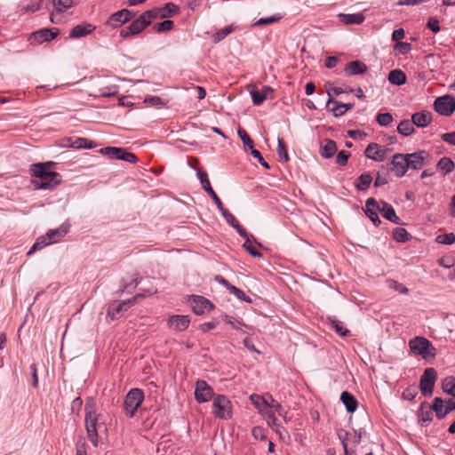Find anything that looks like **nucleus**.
Listing matches in <instances>:
<instances>
[{"mask_svg":"<svg viewBox=\"0 0 455 455\" xmlns=\"http://www.w3.org/2000/svg\"><path fill=\"white\" fill-rule=\"evenodd\" d=\"M54 164L53 162H46L32 165L31 172L34 177L32 184L36 189H52L60 183V175L52 171Z\"/></svg>","mask_w":455,"mask_h":455,"instance_id":"obj_1","label":"nucleus"},{"mask_svg":"<svg viewBox=\"0 0 455 455\" xmlns=\"http://www.w3.org/2000/svg\"><path fill=\"white\" fill-rule=\"evenodd\" d=\"M85 427L88 439L94 447L98 446V419L99 415L96 413L95 403L92 399L86 402L85 406Z\"/></svg>","mask_w":455,"mask_h":455,"instance_id":"obj_2","label":"nucleus"},{"mask_svg":"<svg viewBox=\"0 0 455 455\" xmlns=\"http://www.w3.org/2000/svg\"><path fill=\"white\" fill-rule=\"evenodd\" d=\"M157 12L146 11L141 13L136 20H134L129 26L125 27L120 31L122 37H128L140 33L151 22L157 19Z\"/></svg>","mask_w":455,"mask_h":455,"instance_id":"obj_3","label":"nucleus"},{"mask_svg":"<svg viewBox=\"0 0 455 455\" xmlns=\"http://www.w3.org/2000/svg\"><path fill=\"white\" fill-rule=\"evenodd\" d=\"M409 347L415 355H420L425 360L434 359L436 349L432 343L424 337H415L409 341Z\"/></svg>","mask_w":455,"mask_h":455,"instance_id":"obj_4","label":"nucleus"},{"mask_svg":"<svg viewBox=\"0 0 455 455\" xmlns=\"http://www.w3.org/2000/svg\"><path fill=\"white\" fill-rule=\"evenodd\" d=\"M144 400V393L141 389L132 388L125 396L124 408L126 415L132 418L137 409L141 405Z\"/></svg>","mask_w":455,"mask_h":455,"instance_id":"obj_5","label":"nucleus"},{"mask_svg":"<svg viewBox=\"0 0 455 455\" xmlns=\"http://www.w3.org/2000/svg\"><path fill=\"white\" fill-rule=\"evenodd\" d=\"M100 153L109 156L110 159L123 160L131 164H135L138 161L137 156L133 153L129 152L124 148L106 147L100 148Z\"/></svg>","mask_w":455,"mask_h":455,"instance_id":"obj_6","label":"nucleus"},{"mask_svg":"<svg viewBox=\"0 0 455 455\" xmlns=\"http://www.w3.org/2000/svg\"><path fill=\"white\" fill-rule=\"evenodd\" d=\"M215 409V416L220 419H229L232 417L231 402L224 395H218L212 403Z\"/></svg>","mask_w":455,"mask_h":455,"instance_id":"obj_7","label":"nucleus"},{"mask_svg":"<svg viewBox=\"0 0 455 455\" xmlns=\"http://www.w3.org/2000/svg\"><path fill=\"white\" fill-rule=\"evenodd\" d=\"M436 378L437 373L434 368L425 369L419 381V389L424 396H430L433 394Z\"/></svg>","mask_w":455,"mask_h":455,"instance_id":"obj_8","label":"nucleus"},{"mask_svg":"<svg viewBox=\"0 0 455 455\" xmlns=\"http://www.w3.org/2000/svg\"><path fill=\"white\" fill-rule=\"evenodd\" d=\"M434 108L438 114L449 116L455 110V98L450 95L439 97L435 100Z\"/></svg>","mask_w":455,"mask_h":455,"instance_id":"obj_9","label":"nucleus"},{"mask_svg":"<svg viewBox=\"0 0 455 455\" xmlns=\"http://www.w3.org/2000/svg\"><path fill=\"white\" fill-rule=\"evenodd\" d=\"M214 396L213 388L204 379H198L195 387V398L199 403L211 401Z\"/></svg>","mask_w":455,"mask_h":455,"instance_id":"obj_10","label":"nucleus"},{"mask_svg":"<svg viewBox=\"0 0 455 455\" xmlns=\"http://www.w3.org/2000/svg\"><path fill=\"white\" fill-rule=\"evenodd\" d=\"M58 34V28H42L30 34L28 41L30 44L38 45L44 42L52 41Z\"/></svg>","mask_w":455,"mask_h":455,"instance_id":"obj_11","label":"nucleus"},{"mask_svg":"<svg viewBox=\"0 0 455 455\" xmlns=\"http://www.w3.org/2000/svg\"><path fill=\"white\" fill-rule=\"evenodd\" d=\"M391 164L395 175L401 178L405 175L409 169L408 158L406 154L397 153L393 156Z\"/></svg>","mask_w":455,"mask_h":455,"instance_id":"obj_12","label":"nucleus"},{"mask_svg":"<svg viewBox=\"0 0 455 455\" xmlns=\"http://www.w3.org/2000/svg\"><path fill=\"white\" fill-rule=\"evenodd\" d=\"M134 16L132 11L128 9H122L113 13L108 20L107 24L113 28H117L122 24L131 20Z\"/></svg>","mask_w":455,"mask_h":455,"instance_id":"obj_13","label":"nucleus"},{"mask_svg":"<svg viewBox=\"0 0 455 455\" xmlns=\"http://www.w3.org/2000/svg\"><path fill=\"white\" fill-rule=\"evenodd\" d=\"M140 296V294H138L132 299L124 300L121 302H114L110 304L108 309V316H109L111 320L117 319L123 312L128 309L130 305L135 302L136 298Z\"/></svg>","mask_w":455,"mask_h":455,"instance_id":"obj_14","label":"nucleus"},{"mask_svg":"<svg viewBox=\"0 0 455 455\" xmlns=\"http://www.w3.org/2000/svg\"><path fill=\"white\" fill-rule=\"evenodd\" d=\"M192 310L196 315H203L205 312H210L213 309V304L203 296L193 295L192 296Z\"/></svg>","mask_w":455,"mask_h":455,"instance_id":"obj_15","label":"nucleus"},{"mask_svg":"<svg viewBox=\"0 0 455 455\" xmlns=\"http://www.w3.org/2000/svg\"><path fill=\"white\" fill-rule=\"evenodd\" d=\"M380 206L381 201L377 202L373 197H370L366 200L364 212L375 226H379L381 223L378 215Z\"/></svg>","mask_w":455,"mask_h":455,"instance_id":"obj_16","label":"nucleus"},{"mask_svg":"<svg viewBox=\"0 0 455 455\" xmlns=\"http://www.w3.org/2000/svg\"><path fill=\"white\" fill-rule=\"evenodd\" d=\"M406 155L408 158L409 168L413 170L421 169L428 162L429 158V154L425 150H420Z\"/></svg>","mask_w":455,"mask_h":455,"instance_id":"obj_17","label":"nucleus"},{"mask_svg":"<svg viewBox=\"0 0 455 455\" xmlns=\"http://www.w3.org/2000/svg\"><path fill=\"white\" fill-rule=\"evenodd\" d=\"M197 178L199 179L203 188L208 193V195L212 198L214 203L216 204L218 209L222 208V202L220 197L217 196L215 191L212 189L210 180L208 179V175L206 172L198 170L196 172Z\"/></svg>","mask_w":455,"mask_h":455,"instance_id":"obj_18","label":"nucleus"},{"mask_svg":"<svg viewBox=\"0 0 455 455\" xmlns=\"http://www.w3.org/2000/svg\"><path fill=\"white\" fill-rule=\"evenodd\" d=\"M221 212L222 216L226 220V221L232 226L234 228L236 229L238 234L243 237L246 238L247 241H249V235L246 230L240 225L238 220L235 218V216L227 209H225L224 205L222 204V208L219 209Z\"/></svg>","mask_w":455,"mask_h":455,"instance_id":"obj_19","label":"nucleus"},{"mask_svg":"<svg viewBox=\"0 0 455 455\" xmlns=\"http://www.w3.org/2000/svg\"><path fill=\"white\" fill-rule=\"evenodd\" d=\"M388 149H379L377 143H371L364 151L366 157L374 161L382 162L386 159Z\"/></svg>","mask_w":455,"mask_h":455,"instance_id":"obj_20","label":"nucleus"},{"mask_svg":"<svg viewBox=\"0 0 455 455\" xmlns=\"http://www.w3.org/2000/svg\"><path fill=\"white\" fill-rule=\"evenodd\" d=\"M190 319L188 315H172L168 321V326L175 331H182L188 329Z\"/></svg>","mask_w":455,"mask_h":455,"instance_id":"obj_21","label":"nucleus"},{"mask_svg":"<svg viewBox=\"0 0 455 455\" xmlns=\"http://www.w3.org/2000/svg\"><path fill=\"white\" fill-rule=\"evenodd\" d=\"M252 102L255 106H259L267 99H273L274 90L269 86H263L261 92H251Z\"/></svg>","mask_w":455,"mask_h":455,"instance_id":"obj_22","label":"nucleus"},{"mask_svg":"<svg viewBox=\"0 0 455 455\" xmlns=\"http://www.w3.org/2000/svg\"><path fill=\"white\" fill-rule=\"evenodd\" d=\"M367 66L360 60H353L346 64L344 72L346 76H353L364 74L367 71Z\"/></svg>","mask_w":455,"mask_h":455,"instance_id":"obj_23","label":"nucleus"},{"mask_svg":"<svg viewBox=\"0 0 455 455\" xmlns=\"http://www.w3.org/2000/svg\"><path fill=\"white\" fill-rule=\"evenodd\" d=\"M379 213H381L386 220L391 221L392 223L397 225L401 224V219L396 215L393 206L385 201H381Z\"/></svg>","mask_w":455,"mask_h":455,"instance_id":"obj_24","label":"nucleus"},{"mask_svg":"<svg viewBox=\"0 0 455 455\" xmlns=\"http://www.w3.org/2000/svg\"><path fill=\"white\" fill-rule=\"evenodd\" d=\"M411 121L417 127H427L432 121V114L427 110L414 113L411 116Z\"/></svg>","mask_w":455,"mask_h":455,"instance_id":"obj_25","label":"nucleus"},{"mask_svg":"<svg viewBox=\"0 0 455 455\" xmlns=\"http://www.w3.org/2000/svg\"><path fill=\"white\" fill-rule=\"evenodd\" d=\"M95 27L90 23H82L74 27L69 33L70 38H78L91 34Z\"/></svg>","mask_w":455,"mask_h":455,"instance_id":"obj_26","label":"nucleus"},{"mask_svg":"<svg viewBox=\"0 0 455 455\" xmlns=\"http://www.w3.org/2000/svg\"><path fill=\"white\" fill-rule=\"evenodd\" d=\"M419 422L422 426L429 424L433 419L432 406H428L426 402H423L418 412Z\"/></svg>","mask_w":455,"mask_h":455,"instance_id":"obj_27","label":"nucleus"},{"mask_svg":"<svg viewBox=\"0 0 455 455\" xmlns=\"http://www.w3.org/2000/svg\"><path fill=\"white\" fill-rule=\"evenodd\" d=\"M337 151L336 142L330 139H325L320 146V155L326 159L331 158Z\"/></svg>","mask_w":455,"mask_h":455,"instance_id":"obj_28","label":"nucleus"},{"mask_svg":"<svg viewBox=\"0 0 455 455\" xmlns=\"http://www.w3.org/2000/svg\"><path fill=\"white\" fill-rule=\"evenodd\" d=\"M340 400L342 401L343 404L345 405L348 412L352 413L356 411L358 402L353 395L347 391H344L341 393Z\"/></svg>","mask_w":455,"mask_h":455,"instance_id":"obj_29","label":"nucleus"},{"mask_svg":"<svg viewBox=\"0 0 455 455\" xmlns=\"http://www.w3.org/2000/svg\"><path fill=\"white\" fill-rule=\"evenodd\" d=\"M327 95H328V100L326 102V109L333 114L334 116H341L344 115L343 108L339 107L340 102L335 100L331 94L330 90H327Z\"/></svg>","mask_w":455,"mask_h":455,"instance_id":"obj_30","label":"nucleus"},{"mask_svg":"<svg viewBox=\"0 0 455 455\" xmlns=\"http://www.w3.org/2000/svg\"><path fill=\"white\" fill-rule=\"evenodd\" d=\"M152 11L157 12V18H168L176 15L179 12V7L173 3H168L163 8L153 9Z\"/></svg>","mask_w":455,"mask_h":455,"instance_id":"obj_31","label":"nucleus"},{"mask_svg":"<svg viewBox=\"0 0 455 455\" xmlns=\"http://www.w3.org/2000/svg\"><path fill=\"white\" fill-rule=\"evenodd\" d=\"M339 20L344 24H362L365 17L363 13H353V14H347V13H339Z\"/></svg>","mask_w":455,"mask_h":455,"instance_id":"obj_32","label":"nucleus"},{"mask_svg":"<svg viewBox=\"0 0 455 455\" xmlns=\"http://www.w3.org/2000/svg\"><path fill=\"white\" fill-rule=\"evenodd\" d=\"M43 0H23L20 4V11L22 13L35 12L41 8Z\"/></svg>","mask_w":455,"mask_h":455,"instance_id":"obj_33","label":"nucleus"},{"mask_svg":"<svg viewBox=\"0 0 455 455\" xmlns=\"http://www.w3.org/2000/svg\"><path fill=\"white\" fill-rule=\"evenodd\" d=\"M443 403L444 402L440 397H435L433 401L432 409L439 419H443L449 413L446 405L444 406Z\"/></svg>","mask_w":455,"mask_h":455,"instance_id":"obj_34","label":"nucleus"},{"mask_svg":"<svg viewBox=\"0 0 455 455\" xmlns=\"http://www.w3.org/2000/svg\"><path fill=\"white\" fill-rule=\"evenodd\" d=\"M388 81L392 84L402 85L406 82V76L402 70L394 69L388 75Z\"/></svg>","mask_w":455,"mask_h":455,"instance_id":"obj_35","label":"nucleus"},{"mask_svg":"<svg viewBox=\"0 0 455 455\" xmlns=\"http://www.w3.org/2000/svg\"><path fill=\"white\" fill-rule=\"evenodd\" d=\"M454 163L450 157H442L436 164L437 169L443 172V175L451 173L454 170Z\"/></svg>","mask_w":455,"mask_h":455,"instance_id":"obj_36","label":"nucleus"},{"mask_svg":"<svg viewBox=\"0 0 455 455\" xmlns=\"http://www.w3.org/2000/svg\"><path fill=\"white\" fill-rule=\"evenodd\" d=\"M372 182V177L370 173H363L361 174L355 181V188L358 190L363 191L366 190L371 183Z\"/></svg>","mask_w":455,"mask_h":455,"instance_id":"obj_37","label":"nucleus"},{"mask_svg":"<svg viewBox=\"0 0 455 455\" xmlns=\"http://www.w3.org/2000/svg\"><path fill=\"white\" fill-rule=\"evenodd\" d=\"M413 125L414 124H413L412 121H410L407 119L403 120L397 125V132L403 136H409V135L412 134L415 131Z\"/></svg>","mask_w":455,"mask_h":455,"instance_id":"obj_38","label":"nucleus"},{"mask_svg":"<svg viewBox=\"0 0 455 455\" xmlns=\"http://www.w3.org/2000/svg\"><path fill=\"white\" fill-rule=\"evenodd\" d=\"M442 388L444 393L455 397V377L448 376L442 381Z\"/></svg>","mask_w":455,"mask_h":455,"instance_id":"obj_39","label":"nucleus"},{"mask_svg":"<svg viewBox=\"0 0 455 455\" xmlns=\"http://www.w3.org/2000/svg\"><path fill=\"white\" fill-rule=\"evenodd\" d=\"M250 400L255 405V407L260 411L267 409V406L269 405V400L259 395H251Z\"/></svg>","mask_w":455,"mask_h":455,"instance_id":"obj_40","label":"nucleus"},{"mask_svg":"<svg viewBox=\"0 0 455 455\" xmlns=\"http://www.w3.org/2000/svg\"><path fill=\"white\" fill-rule=\"evenodd\" d=\"M68 227L62 225L59 228L51 229L46 233L47 238L52 242L55 237H63L67 235Z\"/></svg>","mask_w":455,"mask_h":455,"instance_id":"obj_41","label":"nucleus"},{"mask_svg":"<svg viewBox=\"0 0 455 455\" xmlns=\"http://www.w3.org/2000/svg\"><path fill=\"white\" fill-rule=\"evenodd\" d=\"M52 241H50L47 236L40 237L36 240V242L33 244V246L30 248V250L28 251L27 255L29 256L36 252V251H39L45 247L48 244H51Z\"/></svg>","mask_w":455,"mask_h":455,"instance_id":"obj_42","label":"nucleus"},{"mask_svg":"<svg viewBox=\"0 0 455 455\" xmlns=\"http://www.w3.org/2000/svg\"><path fill=\"white\" fill-rule=\"evenodd\" d=\"M57 12H62L76 4L75 0H52Z\"/></svg>","mask_w":455,"mask_h":455,"instance_id":"obj_43","label":"nucleus"},{"mask_svg":"<svg viewBox=\"0 0 455 455\" xmlns=\"http://www.w3.org/2000/svg\"><path fill=\"white\" fill-rule=\"evenodd\" d=\"M393 237L396 242L403 243L410 239V234L403 228H396L394 229Z\"/></svg>","mask_w":455,"mask_h":455,"instance_id":"obj_44","label":"nucleus"},{"mask_svg":"<svg viewBox=\"0 0 455 455\" xmlns=\"http://www.w3.org/2000/svg\"><path fill=\"white\" fill-rule=\"evenodd\" d=\"M418 390H419V387L416 385H411V386L407 387L402 394L403 399L408 400V401L413 400L419 393Z\"/></svg>","mask_w":455,"mask_h":455,"instance_id":"obj_45","label":"nucleus"},{"mask_svg":"<svg viewBox=\"0 0 455 455\" xmlns=\"http://www.w3.org/2000/svg\"><path fill=\"white\" fill-rule=\"evenodd\" d=\"M228 291L234 294L238 299L242 300V301H244V302H247V303H251V298L246 295L241 289L235 287V285H232L229 287Z\"/></svg>","mask_w":455,"mask_h":455,"instance_id":"obj_46","label":"nucleus"},{"mask_svg":"<svg viewBox=\"0 0 455 455\" xmlns=\"http://www.w3.org/2000/svg\"><path fill=\"white\" fill-rule=\"evenodd\" d=\"M237 133L245 147H248L251 151L252 149H255L253 148V140L251 139V137L248 135L245 130L239 128Z\"/></svg>","mask_w":455,"mask_h":455,"instance_id":"obj_47","label":"nucleus"},{"mask_svg":"<svg viewBox=\"0 0 455 455\" xmlns=\"http://www.w3.org/2000/svg\"><path fill=\"white\" fill-rule=\"evenodd\" d=\"M277 155L279 156V160L281 162H288L289 161V156L286 150V147L283 140L278 139V144H277Z\"/></svg>","mask_w":455,"mask_h":455,"instance_id":"obj_48","label":"nucleus"},{"mask_svg":"<svg viewBox=\"0 0 455 455\" xmlns=\"http://www.w3.org/2000/svg\"><path fill=\"white\" fill-rule=\"evenodd\" d=\"M173 26H174V23L172 20H166L162 22L155 24L154 29L158 33H162V32L172 30Z\"/></svg>","mask_w":455,"mask_h":455,"instance_id":"obj_49","label":"nucleus"},{"mask_svg":"<svg viewBox=\"0 0 455 455\" xmlns=\"http://www.w3.org/2000/svg\"><path fill=\"white\" fill-rule=\"evenodd\" d=\"M331 324L335 329L336 332L342 337L348 334L349 331L343 326V323L337 319H330Z\"/></svg>","mask_w":455,"mask_h":455,"instance_id":"obj_50","label":"nucleus"},{"mask_svg":"<svg viewBox=\"0 0 455 455\" xmlns=\"http://www.w3.org/2000/svg\"><path fill=\"white\" fill-rule=\"evenodd\" d=\"M435 241L443 244H451L455 242V234H443L436 236Z\"/></svg>","mask_w":455,"mask_h":455,"instance_id":"obj_51","label":"nucleus"},{"mask_svg":"<svg viewBox=\"0 0 455 455\" xmlns=\"http://www.w3.org/2000/svg\"><path fill=\"white\" fill-rule=\"evenodd\" d=\"M267 409L274 410L282 417H284L286 413L283 407L278 402H276L271 395L269 396V405L267 406Z\"/></svg>","mask_w":455,"mask_h":455,"instance_id":"obj_52","label":"nucleus"},{"mask_svg":"<svg viewBox=\"0 0 455 455\" xmlns=\"http://www.w3.org/2000/svg\"><path fill=\"white\" fill-rule=\"evenodd\" d=\"M232 27H226L222 28L221 30L215 33L212 36L214 43H219L221 40H223L228 35H229L232 32Z\"/></svg>","mask_w":455,"mask_h":455,"instance_id":"obj_53","label":"nucleus"},{"mask_svg":"<svg viewBox=\"0 0 455 455\" xmlns=\"http://www.w3.org/2000/svg\"><path fill=\"white\" fill-rule=\"evenodd\" d=\"M393 121V116L390 113H381L377 116V122L381 126H387Z\"/></svg>","mask_w":455,"mask_h":455,"instance_id":"obj_54","label":"nucleus"},{"mask_svg":"<svg viewBox=\"0 0 455 455\" xmlns=\"http://www.w3.org/2000/svg\"><path fill=\"white\" fill-rule=\"evenodd\" d=\"M281 16L280 15H274V16H271V17H268V18H260L259 20H258L255 23H254V26H265V25H269V24H272V23H275V22H277L278 20H281Z\"/></svg>","mask_w":455,"mask_h":455,"instance_id":"obj_55","label":"nucleus"},{"mask_svg":"<svg viewBox=\"0 0 455 455\" xmlns=\"http://www.w3.org/2000/svg\"><path fill=\"white\" fill-rule=\"evenodd\" d=\"M351 154L347 151L341 150L338 153L336 156V163L341 166H345L347 164V160L350 157Z\"/></svg>","mask_w":455,"mask_h":455,"instance_id":"obj_56","label":"nucleus"},{"mask_svg":"<svg viewBox=\"0 0 455 455\" xmlns=\"http://www.w3.org/2000/svg\"><path fill=\"white\" fill-rule=\"evenodd\" d=\"M245 239V243H243V247L253 257H256V258H261L262 257V254L258 251L250 243V240L247 241L246 238Z\"/></svg>","mask_w":455,"mask_h":455,"instance_id":"obj_57","label":"nucleus"},{"mask_svg":"<svg viewBox=\"0 0 455 455\" xmlns=\"http://www.w3.org/2000/svg\"><path fill=\"white\" fill-rule=\"evenodd\" d=\"M251 434L256 440H264L266 438V430L261 427H254Z\"/></svg>","mask_w":455,"mask_h":455,"instance_id":"obj_58","label":"nucleus"},{"mask_svg":"<svg viewBox=\"0 0 455 455\" xmlns=\"http://www.w3.org/2000/svg\"><path fill=\"white\" fill-rule=\"evenodd\" d=\"M395 50L399 52L401 54H406L411 50V44L406 42H398L395 44Z\"/></svg>","mask_w":455,"mask_h":455,"instance_id":"obj_59","label":"nucleus"},{"mask_svg":"<svg viewBox=\"0 0 455 455\" xmlns=\"http://www.w3.org/2000/svg\"><path fill=\"white\" fill-rule=\"evenodd\" d=\"M389 286L401 294H407L409 292V290L403 284L396 281H391Z\"/></svg>","mask_w":455,"mask_h":455,"instance_id":"obj_60","label":"nucleus"},{"mask_svg":"<svg viewBox=\"0 0 455 455\" xmlns=\"http://www.w3.org/2000/svg\"><path fill=\"white\" fill-rule=\"evenodd\" d=\"M427 26L434 33H437L440 31L439 21L437 19L434 17L429 18Z\"/></svg>","mask_w":455,"mask_h":455,"instance_id":"obj_61","label":"nucleus"},{"mask_svg":"<svg viewBox=\"0 0 455 455\" xmlns=\"http://www.w3.org/2000/svg\"><path fill=\"white\" fill-rule=\"evenodd\" d=\"M347 133L352 139L360 140H363L367 136L366 132L361 130H349Z\"/></svg>","mask_w":455,"mask_h":455,"instance_id":"obj_62","label":"nucleus"},{"mask_svg":"<svg viewBox=\"0 0 455 455\" xmlns=\"http://www.w3.org/2000/svg\"><path fill=\"white\" fill-rule=\"evenodd\" d=\"M139 284V280L137 277L132 278L130 283H126L124 288L121 290L122 292L127 291L131 293Z\"/></svg>","mask_w":455,"mask_h":455,"instance_id":"obj_63","label":"nucleus"},{"mask_svg":"<svg viewBox=\"0 0 455 455\" xmlns=\"http://www.w3.org/2000/svg\"><path fill=\"white\" fill-rule=\"evenodd\" d=\"M222 318L223 320L228 323V324L232 325L235 329H240L241 326L243 325L242 323H240L239 321H237L236 319H235L234 317L232 316H229L228 315H222Z\"/></svg>","mask_w":455,"mask_h":455,"instance_id":"obj_64","label":"nucleus"}]
</instances>
